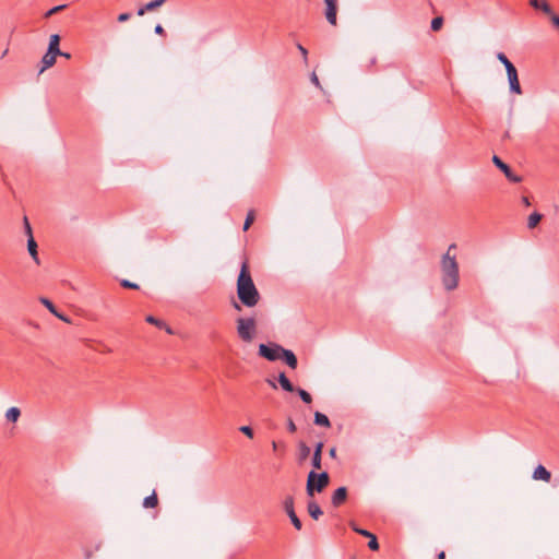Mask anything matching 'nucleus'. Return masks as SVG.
<instances>
[{
	"mask_svg": "<svg viewBox=\"0 0 559 559\" xmlns=\"http://www.w3.org/2000/svg\"><path fill=\"white\" fill-rule=\"evenodd\" d=\"M237 296L241 305L252 308L255 307L260 299V293L251 277L249 265L243 261L237 278Z\"/></svg>",
	"mask_w": 559,
	"mask_h": 559,
	"instance_id": "f257e3e1",
	"label": "nucleus"
},
{
	"mask_svg": "<svg viewBox=\"0 0 559 559\" xmlns=\"http://www.w3.org/2000/svg\"><path fill=\"white\" fill-rule=\"evenodd\" d=\"M454 249H456V245H450L440 261L441 281L444 289L448 292L454 290L460 282L459 263L455 254H451V251Z\"/></svg>",
	"mask_w": 559,
	"mask_h": 559,
	"instance_id": "f03ea898",
	"label": "nucleus"
},
{
	"mask_svg": "<svg viewBox=\"0 0 559 559\" xmlns=\"http://www.w3.org/2000/svg\"><path fill=\"white\" fill-rule=\"evenodd\" d=\"M236 330L243 343H251L258 333L257 321L253 317H239L236 319Z\"/></svg>",
	"mask_w": 559,
	"mask_h": 559,
	"instance_id": "7ed1b4c3",
	"label": "nucleus"
},
{
	"mask_svg": "<svg viewBox=\"0 0 559 559\" xmlns=\"http://www.w3.org/2000/svg\"><path fill=\"white\" fill-rule=\"evenodd\" d=\"M330 481L329 474L326 472H322L320 474L316 473L314 469L308 474L307 478V493L308 496H313L314 491L321 492Z\"/></svg>",
	"mask_w": 559,
	"mask_h": 559,
	"instance_id": "20e7f679",
	"label": "nucleus"
},
{
	"mask_svg": "<svg viewBox=\"0 0 559 559\" xmlns=\"http://www.w3.org/2000/svg\"><path fill=\"white\" fill-rule=\"evenodd\" d=\"M283 346L277 343L260 344L258 354L269 361L280 360Z\"/></svg>",
	"mask_w": 559,
	"mask_h": 559,
	"instance_id": "39448f33",
	"label": "nucleus"
},
{
	"mask_svg": "<svg viewBox=\"0 0 559 559\" xmlns=\"http://www.w3.org/2000/svg\"><path fill=\"white\" fill-rule=\"evenodd\" d=\"M510 91L514 94L521 95L522 88L519 82L518 70L514 66H510L507 70Z\"/></svg>",
	"mask_w": 559,
	"mask_h": 559,
	"instance_id": "423d86ee",
	"label": "nucleus"
},
{
	"mask_svg": "<svg viewBox=\"0 0 559 559\" xmlns=\"http://www.w3.org/2000/svg\"><path fill=\"white\" fill-rule=\"evenodd\" d=\"M492 163L506 175L511 182H520L522 178L512 173L509 165L502 162L497 155H493Z\"/></svg>",
	"mask_w": 559,
	"mask_h": 559,
	"instance_id": "0eeeda50",
	"label": "nucleus"
},
{
	"mask_svg": "<svg viewBox=\"0 0 559 559\" xmlns=\"http://www.w3.org/2000/svg\"><path fill=\"white\" fill-rule=\"evenodd\" d=\"M324 2L326 4L325 19L335 26L337 24V0H324Z\"/></svg>",
	"mask_w": 559,
	"mask_h": 559,
	"instance_id": "6e6552de",
	"label": "nucleus"
},
{
	"mask_svg": "<svg viewBox=\"0 0 559 559\" xmlns=\"http://www.w3.org/2000/svg\"><path fill=\"white\" fill-rule=\"evenodd\" d=\"M283 509L287 513L290 519L292 524H301L299 518L297 516L294 509V498L292 496H287L283 500Z\"/></svg>",
	"mask_w": 559,
	"mask_h": 559,
	"instance_id": "1a4fd4ad",
	"label": "nucleus"
},
{
	"mask_svg": "<svg viewBox=\"0 0 559 559\" xmlns=\"http://www.w3.org/2000/svg\"><path fill=\"white\" fill-rule=\"evenodd\" d=\"M280 360H283L285 361V364L292 368V369H296L297 366H298V360H297V357L296 355L293 353V350L290 349H286L283 347V352L281 354V358Z\"/></svg>",
	"mask_w": 559,
	"mask_h": 559,
	"instance_id": "9d476101",
	"label": "nucleus"
},
{
	"mask_svg": "<svg viewBox=\"0 0 559 559\" xmlns=\"http://www.w3.org/2000/svg\"><path fill=\"white\" fill-rule=\"evenodd\" d=\"M167 0H153L138 9L136 14L143 16L146 12L154 11L162 7Z\"/></svg>",
	"mask_w": 559,
	"mask_h": 559,
	"instance_id": "9b49d317",
	"label": "nucleus"
},
{
	"mask_svg": "<svg viewBox=\"0 0 559 559\" xmlns=\"http://www.w3.org/2000/svg\"><path fill=\"white\" fill-rule=\"evenodd\" d=\"M533 478L535 480H543L549 483L551 479V473L548 469H546L544 465L539 464L533 472Z\"/></svg>",
	"mask_w": 559,
	"mask_h": 559,
	"instance_id": "f8f14e48",
	"label": "nucleus"
},
{
	"mask_svg": "<svg viewBox=\"0 0 559 559\" xmlns=\"http://www.w3.org/2000/svg\"><path fill=\"white\" fill-rule=\"evenodd\" d=\"M322 449H323L322 442H318L314 447V451H313V455H312V466L314 469H321V467H322V465H321Z\"/></svg>",
	"mask_w": 559,
	"mask_h": 559,
	"instance_id": "ddd939ff",
	"label": "nucleus"
},
{
	"mask_svg": "<svg viewBox=\"0 0 559 559\" xmlns=\"http://www.w3.org/2000/svg\"><path fill=\"white\" fill-rule=\"evenodd\" d=\"M347 498V489L345 487H338L332 496V504L334 507L341 506Z\"/></svg>",
	"mask_w": 559,
	"mask_h": 559,
	"instance_id": "4468645a",
	"label": "nucleus"
},
{
	"mask_svg": "<svg viewBox=\"0 0 559 559\" xmlns=\"http://www.w3.org/2000/svg\"><path fill=\"white\" fill-rule=\"evenodd\" d=\"M60 45V36L58 34H53L50 36L49 45L47 51L55 55H63V51L59 48Z\"/></svg>",
	"mask_w": 559,
	"mask_h": 559,
	"instance_id": "2eb2a0df",
	"label": "nucleus"
},
{
	"mask_svg": "<svg viewBox=\"0 0 559 559\" xmlns=\"http://www.w3.org/2000/svg\"><path fill=\"white\" fill-rule=\"evenodd\" d=\"M530 5L535 10H540L545 14H551V7L546 0H530Z\"/></svg>",
	"mask_w": 559,
	"mask_h": 559,
	"instance_id": "dca6fc26",
	"label": "nucleus"
},
{
	"mask_svg": "<svg viewBox=\"0 0 559 559\" xmlns=\"http://www.w3.org/2000/svg\"><path fill=\"white\" fill-rule=\"evenodd\" d=\"M277 382L284 391L290 392V393L295 392L296 388L294 386V384L290 382V380L286 377V374L284 372H281L278 374Z\"/></svg>",
	"mask_w": 559,
	"mask_h": 559,
	"instance_id": "f3484780",
	"label": "nucleus"
},
{
	"mask_svg": "<svg viewBox=\"0 0 559 559\" xmlns=\"http://www.w3.org/2000/svg\"><path fill=\"white\" fill-rule=\"evenodd\" d=\"M37 242L34 237H31V239H27V250L32 259L36 264H39V258H38V251H37Z\"/></svg>",
	"mask_w": 559,
	"mask_h": 559,
	"instance_id": "a211bd4d",
	"label": "nucleus"
},
{
	"mask_svg": "<svg viewBox=\"0 0 559 559\" xmlns=\"http://www.w3.org/2000/svg\"><path fill=\"white\" fill-rule=\"evenodd\" d=\"M57 56L58 55L50 53L49 51H47L41 59L43 66L39 70V73H43L45 70L52 67L56 63Z\"/></svg>",
	"mask_w": 559,
	"mask_h": 559,
	"instance_id": "6ab92c4d",
	"label": "nucleus"
},
{
	"mask_svg": "<svg viewBox=\"0 0 559 559\" xmlns=\"http://www.w3.org/2000/svg\"><path fill=\"white\" fill-rule=\"evenodd\" d=\"M145 321L147 323L154 324L155 326H157L159 329H164L168 334L174 333L170 326H168L163 320H159V319L155 318L154 316H147L145 318Z\"/></svg>",
	"mask_w": 559,
	"mask_h": 559,
	"instance_id": "aec40b11",
	"label": "nucleus"
},
{
	"mask_svg": "<svg viewBox=\"0 0 559 559\" xmlns=\"http://www.w3.org/2000/svg\"><path fill=\"white\" fill-rule=\"evenodd\" d=\"M307 508L310 516L316 521L319 520V516L322 514L320 506L314 501H309Z\"/></svg>",
	"mask_w": 559,
	"mask_h": 559,
	"instance_id": "412c9836",
	"label": "nucleus"
},
{
	"mask_svg": "<svg viewBox=\"0 0 559 559\" xmlns=\"http://www.w3.org/2000/svg\"><path fill=\"white\" fill-rule=\"evenodd\" d=\"M313 423L318 426H322V427H325V428H330L331 427V423H330V419L328 418L326 415L320 413V412H316L314 413V419H313Z\"/></svg>",
	"mask_w": 559,
	"mask_h": 559,
	"instance_id": "4be33fe9",
	"label": "nucleus"
},
{
	"mask_svg": "<svg viewBox=\"0 0 559 559\" xmlns=\"http://www.w3.org/2000/svg\"><path fill=\"white\" fill-rule=\"evenodd\" d=\"M158 504L157 495L155 491L152 492V495L147 496L143 500V507L146 509L155 508Z\"/></svg>",
	"mask_w": 559,
	"mask_h": 559,
	"instance_id": "5701e85b",
	"label": "nucleus"
},
{
	"mask_svg": "<svg viewBox=\"0 0 559 559\" xmlns=\"http://www.w3.org/2000/svg\"><path fill=\"white\" fill-rule=\"evenodd\" d=\"M542 218H543V215H542V214H539V213H537V212L532 213V214L528 216V219H527V227H528L530 229L535 228V227L539 224V222L542 221Z\"/></svg>",
	"mask_w": 559,
	"mask_h": 559,
	"instance_id": "b1692460",
	"label": "nucleus"
},
{
	"mask_svg": "<svg viewBox=\"0 0 559 559\" xmlns=\"http://www.w3.org/2000/svg\"><path fill=\"white\" fill-rule=\"evenodd\" d=\"M20 415H21V411L17 407H11L7 411L5 418L9 421L15 423V421H17Z\"/></svg>",
	"mask_w": 559,
	"mask_h": 559,
	"instance_id": "393cba45",
	"label": "nucleus"
},
{
	"mask_svg": "<svg viewBox=\"0 0 559 559\" xmlns=\"http://www.w3.org/2000/svg\"><path fill=\"white\" fill-rule=\"evenodd\" d=\"M310 452H311L310 448L305 442L299 443V461L300 462L305 461L310 455Z\"/></svg>",
	"mask_w": 559,
	"mask_h": 559,
	"instance_id": "a878e982",
	"label": "nucleus"
},
{
	"mask_svg": "<svg viewBox=\"0 0 559 559\" xmlns=\"http://www.w3.org/2000/svg\"><path fill=\"white\" fill-rule=\"evenodd\" d=\"M295 392L299 395V397L305 402L306 404H310L312 402V396L309 392H307L304 389L296 388Z\"/></svg>",
	"mask_w": 559,
	"mask_h": 559,
	"instance_id": "bb28decb",
	"label": "nucleus"
},
{
	"mask_svg": "<svg viewBox=\"0 0 559 559\" xmlns=\"http://www.w3.org/2000/svg\"><path fill=\"white\" fill-rule=\"evenodd\" d=\"M254 221V211H249L243 224V230H248Z\"/></svg>",
	"mask_w": 559,
	"mask_h": 559,
	"instance_id": "cd10ccee",
	"label": "nucleus"
},
{
	"mask_svg": "<svg viewBox=\"0 0 559 559\" xmlns=\"http://www.w3.org/2000/svg\"><path fill=\"white\" fill-rule=\"evenodd\" d=\"M40 302L52 313V314H57V308L55 307V305L47 298H44L41 297L40 298Z\"/></svg>",
	"mask_w": 559,
	"mask_h": 559,
	"instance_id": "c85d7f7f",
	"label": "nucleus"
},
{
	"mask_svg": "<svg viewBox=\"0 0 559 559\" xmlns=\"http://www.w3.org/2000/svg\"><path fill=\"white\" fill-rule=\"evenodd\" d=\"M442 25H443V17L437 16V17L432 19V21H431V29L432 31L437 32V31L441 29Z\"/></svg>",
	"mask_w": 559,
	"mask_h": 559,
	"instance_id": "c756f323",
	"label": "nucleus"
},
{
	"mask_svg": "<svg viewBox=\"0 0 559 559\" xmlns=\"http://www.w3.org/2000/svg\"><path fill=\"white\" fill-rule=\"evenodd\" d=\"M23 226H24V233L27 236V239H31V237H34L32 226L26 216H24V218H23Z\"/></svg>",
	"mask_w": 559,
	"mask_h": 559,
	"instance_id": "7c9ffc66",
	"label": "nucleus"
},
{
	"mask_svg": "<svg viewBox=\"0 0 559 559\" xmlns=\"http://www.w3.org/2000/svg\"><path fill=\"white\" fill-rule=\"evenodd\" d=\"M497 59L504 66L506 70L510 67V66H514L509 59L508 57L503 53V52H498L497 53Z\"/></svg>",
	"mask_w": 559,
	"mask_h": 559,
	"instance_id": "2f4dec72",
	"label": "nucleus"
},
{
	"mask_svg": "<svg viewBox=\"0 0 559 559\" xmlns=\"http://www.w3.org/2000/svg\"><path fill=\"white\" fill-rule=\"evenodd\" d=\"M120 285L123 288H128V289H139L140 288L136 283L130 282L129 280H121Z\"/></svg>",
	"mask_w": 559,
	"mask_h": 559,
	"instance_id": "473e14b6",
	"label": "nucleus"
},
{
	"mask_svg": "<svg viewBox=\"0 0 559 559\" xmlns=\"http://www.w3.org/2000/svg\"><path fill=\"white\" fill-rule=\"evenodd\" d=\"M66 7H67L66 4H60V5L53 7L46 12L45 16L49 17V16L56 14L57 12L63 10Z\"/></svg>",
	"mask_w": 559,
	"mask_h": 559,
	"instance_id": "72a5a7b5",
	"label": "nucleus"
},
{
	"mask_svg": "<svg viewBox=\"0 0 559 559\" xmlns=\"http://www.w3.org/2000/svg\"><path fill=\"white\" fill-rule=\"evenodd\" d=\"M370 540L368 543V547L371 549V550H378L379 549V544H378V540H377V537L374 534H372L370 537Z\"/></svg>",
	"mask_w": 559,
	"mask_h": 559,
	"instance_id": "f704fd0d",
	"label": "nucleus"
},
{
	"mask_svg": "<svg viewBox=\"0 0 559 559\" xmlns=\"http://www.w3.org/2000/svg\"><path fill=\"white\" fill-rule=\"evenodd\" d=\"M239 430H240V432H242L247 437L253 438V430H252V428L250 426H241L239 428Z\"/></svg>",
	"mask_w": 559,
	"mask_h": 559,
	"instance_id": "c9c22d12",
	"label": "nucleus"
},
{
	"mask_svg": "<svg viewBox=\"0 0 559 559\" xmlns=\"http://www.w3.org/2000/svg\"><path fill=\"white\" fill-rule=\"evenodd\" d=\"M130 17H131V13L124 12V13L119 14L117 20H118V22L123 23V22L129 21Z\"/></svg>",
	"mask_w": 559,
	"mask_h": 559,
	"instance_id": "e433bc0d",
	"label": "nucleus"
},
{
	"mask_svg": "<svg viewBox=\"0 0 559 559\" xmlns=\"http://www.w3.org/2000/svg\"><path fill=\"white\" fill-rule=\"evenodd\" d=\"M287 430H288L290 433H294V432H296V430H297V427H296V425H295V423L293 421V419H292V418H288V420H287Z\"/></svg>",
	"mask_w": 559,
	"mask_h": 559,
	"instance_id": "4c0bfd02",
	"label": "nucleus"
},
{
	"mask_svg": "<svg viewBox=\"0 0 559 559\" xmlns=\"http://www.w3.org/2000/svg\"><path fill=\"white\" fill-rule=\"evenodd\" d=\"M354 527V531L360 535H364L366 537H370L372 535V533L366 531V530H362L360 528L359 526H353Z\"/></svg>",
	"mask_w": 559,
	"mask_h": 559,
	"instance_id": "58836bf2",
	"label": "nucleus"
},
{
	"mask_svg": "<svg viewBox=\"0 0 559 559\" xmlns=\"http://www.w3.org/2000/svg\"><path fill=\"white\" fill-rule=\"evenodd\" d=\"M548 16H550V20H551L554 26H556L559 29V15L555 14L551 11V14H548Z\"/></svg>",
	"mask_w": 559,
	"mask_h": 559,
	"instance_id": "ea45409f",
	"label": "nucleus"
},
{
	"mask_svg": "<svg viewBox=\"0 0 559 559\" xmlns=\"http://www.w3.org/2000/svg\"><path fill=\"white\" fill-rule=\"evenodd\" d=\"M297 48L300 51V53L302 55L305 62H307V60H308V50L302 45H300V44L297 45Z\"/></svg>",
	"mask_w": 559,
	"mask_h": 559,
	"instance_id": "a19ab883",
	"label": "nucleus"
},
{
	"mask_svg": "<svg viewBox=\"0 0 559 559\" xmlns=\"http://www.w3.org/2000/svg\"><path fill=\"white\" fill-rule=\"evenodd\" d=\"M310 80L317 87L322 88L320 81L314 72L311 74Z\"/></svg>",
	"mask_w": 559,
	"mask_h": 559,
	"instance_id": "79ce46f5",
	"label": "nucleus"
},
{
	"mask_svg": "<svg viewBox=\"0 0 559 559\" xmlns=\"http://www.w3.org/2000/svg\"><path fill=\"white\" fill-rule=\"evenodd\" d=\"M154 32L157 34V35H165V29L164 27L160 25V24H157L154 28Z\"/></svg>",
	"mask_w": 559,
	"mask_h": 559,
	"instance_id": "37998d69",
	"label": "nucleus"
},
{
	"mask_svg": "<svg viewBox=\"0 0 559 559\" xmlns=\"http://www.w3.org/2000/svg\"><path fill=\"white\" fill-rule=\"evenodd\" d=\"M265 381H266V383H267L272 389H274V390H276V389H277V384H276L275 380L266 379Z\"/></svg>",
	"mask_w": 559,
	"mask_h": 559,
	"instance_id": "c03bdc74",
	"label": "nucleus"
},
{
	"mask_svg": "<svg viewBox=\"0 0 559 559\" xmlns=\"http://www.w3.org/2000/svg\"><path fill=\"white\" fill-rule=\"evenodd\" d=\"M55 316H56L57 318H59L60 320L64 321V322H68V323L70 322V319H69L68 317H66V316H63V314L59 313L58 311H57V314H55Z\"/></svg>",
	"mask_w": 559,
	"mask_h": 559,
	"instance_id": "a18cd8bd",
	"label": "nucleus"
},
{
	"mask_svg": "<svg viewBox=\"0 0 559 559\" xmlns=\"http://www.w3.org/2000/svg\"><path fill=\"white\" fill-rule=\"evenodd\" d=\"M522 203L525 206H530L531 205L530 199L527 197H522Z\"/></svg>",
	"mask_w": 559,
	"mask_h": 559,
	"instance_id": "49530a36",
	"label": "nucleus"
},
{
	"mask_svg": "<svg viewBox=\"0 0 559 559\" xmlns=\"http://www.w3.org/2000/svg\"><path fill=\"white\" fill-rule=\"evenodd\" d=\"M329 454L331 457H336V449L335 448H331L330 451H329Z\"/></svg>",
	"mask_w": 559,
	"mask_h": 559,
	"instance_id": "de8ad7c7",
	"label": "nucleus"
},
{
	"mask_svg": "<svg viewBox=\"0 0 559 559\" xmlns=\"http://www.w3.org/2000/svg\"><path fill=\"white\" fill-rule=\"evenodd\" d=\"M233 307H234L236 310H238V311H240V310H241V306H240L237 301H234V302H233Z\"/></svg>",
	"mask_w": 559,
	"mask_h": 559,
	"instance_id": "09e8293b",
	"label": "nucleus"
},
{
	"mask_svg": "<svg viewBox=\"0 0 559 559\" xmlns=\"http://www.w3.org/2000/svg\"><path fill=\"white\" fill-rule=\"evenodd\" d=\"M437 557H438V559H445V552L440 551Z\"/></svg>",
	"mask_w": 559,
	"mask_h": 559,
	"instance_id": "8fccbe9b",
	"label": "nucleus"
},
{
	"mask_svg": "<svg viewBox=\"0 0 559 559\" xmlns=\"http://www.w3.org/2000/svg\"><path fill=\"white\" fill-rule=\"evenodd\" d=\"M60 56H61V57H64V58H67V59L71 58V55H70V53H68V52H63V55H60Z\"/></svg>",
	"mask_w": 559,
	"mask_h": 559,
	"instance_id": "3c124183",
	"label": "nucleus"
},
{
	"mask_svg": "<svg viewBox=\"0 0 559 559\" xmlns=\"http://www.w3.org/2000/svg\"><path fill=\"white\" fill-rule=\"evenodd\" d=\"M272 448H273V450H274V451H276V449H277V443H276L275 441H273V442H272Z\"/></svg>",
	"mask_w": 559,
	"mask_h": 559,
	"instance_id": "603ef678",
	"label": "nucleus"
},
{
	"mask_svg": "<svg viewBox=\"0 0 559 559\" xmlns=\"http://www.w3.org/2000/svg\"><path fill=\"white\" fill-rule=\"evenodd\" d=\"M8 53V49H5L2 53V57H4Z\"/></svg>",
	"mask_w": 559,
	"mask_h": 559,
	"instance_id": "864d4df0",
	"label": "nucleus"
}]
</instances>
